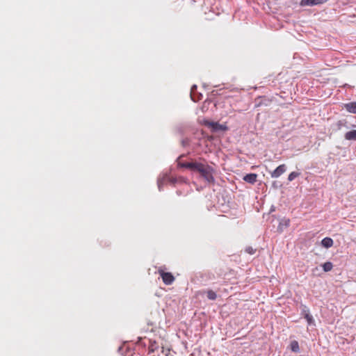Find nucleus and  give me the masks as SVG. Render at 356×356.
Returning a JSON list of instances; mask_svg holds the SVG:
<instances>
[{
  "instance_id": "obj_22",
  "label": "nucleus",
  "mask_w": 356,
  "mask_h": 356,
  "mask_svg": "<svg viewBox=\"0 0 356 356\" xmlns=\"http://www.w3.org/2000/svg\"><path fill=\"white\" fill-rule=\"evenodd\" d=\"M272 186L275 188L278 187L277 181H273Z\"/></svg>"
},
{
  "instance_id": "obj_6",
  "label": "nucleus",
  "mask_w": 356,
  "mask_h": 356,
  "mask_svg": "<svg viewBox=\"0 0 356 356\" xmlns=\"http://www.w3.org/2000/svg\"><path fill=\"white\" fill-rule=\"evenodd\" d=\"M197 163V161H190V162H179L178 165L181 168H188L192 171L194 170L195 166Z\"/></svg>"
},
{
  "instance_id": "obj_13",
  "label": "nucleus",
  "mask_w": 356,
  "mask_h": 356,
  "mask_svg": "<svg viewBox=\"0 0 356 356\" xmlns=\"http://www.w3.org/2000/svg\"><path fill=\"white\" fill-rule=\"evenodd\" d=\"M322 267L325 272H329L332 269L333 264L330 261H327L322 265Z\"/></svg>"
},
{
  "instance_id": "obj_19",
  "label": "nucleus",
  "mask_w": 356,
  "mask_h": 356,
  "mask_svg": "<svg viewBox=\"0 0 356 356\" xmlns=\"http://www.w3.org/2000/svg\"><path fill=\"white\" fill-rule=\"evenodd\" d=\"M307 314H310L309 308L305 305H301V314L305 316Z\"/></svg>"
},
{
  "instance_id": "obj_4",
  "label": "nucleus",
  "mask_w": 356,
  "mask_h": 356,
  "mask_svg": "<svg viewBox=\"0 0 356 356\" xmlns=\"http://www.w3.org/2000/svg\"><path fill=\"white\" fill-rule=\"evenodd\" d=\"M286 170V165L285 164L280 165L271 173L270 175L273 178H277L280 177Z\"/></svg>"
},
{
  "instance_id": "obj_12",
  "label": "nucleus",
  "mask_w": 356,
  "mask_h": 356,
  "mask_svg": "<svg viewBox=\"0 0 356 356\" xmlns=\"http://www.w3.org/2000/svg\"><path fill=\"white\" fill-rule=\"evenodd\" d=\"M289 224H290V220L289 218H283L280 222L278 229H282V228L284 227H287L289 226Z\"/></svg>"
},
{
  "instance_id": "obj_11",
  "label": "nucleus",
  "mask_w": 356,
  "mask_h": 356,
  "mask_svg": "<svg viewBox=\"0 0 356 356\" xmlns=\"http://www.w3.org/2000/svg\"><path fill=\"white\" fill-rule=\"evenodd\" d=\"M290 348H291V351L293 353H299L300 352L299 343L296 340L291 341Z\"/></svg>"
},
{
  "instance_id": "obj_16",
  "label": "nucleus",
  "mask_w": 356,
  "mask_h": 356,
  "mask_svg": "<svg viewBox=\"0 0 356 356\" xmlns=\"http://www.w3.org/2000/svg\"><path fill=\"white\" fill-rule=\"evenodd\" d=\"M211 126L215 130H224L226 129V127L218 124V122L211 123Z\"/></svg>"
},
{
  "instance_id": "obj_21",
  "label": "nucleus",
  "mask_w": 356,
  "mask_h": 356,
  "mask_svg": "<svg viewBox=\"0 0 356 356\" xmlns=\"http://www.w3.org/2000/svg\"><path fill=\"white\" fill-rule=\"evenodd\" d=\"M122 350H123V347L122 346H120L118 348V352L121 354H124V353L122 352Z\"/></svg>"
},
{
  "instance_id": "obj_8",
  "label": "nucleus",
  "mask_w": 356,
  "mask_h": 356,
  "mask_svg": "<svg viewBox=\"0 0 356 356\" xmlns=\"http://www.w3.org/2000/svg\"><path fill=\"white\" fill-rule=\"evenodd\" d=\"M257 174L250 173V174H247L244 177L243 179L249 184H254L257 181Z\"/></svg>"
},
{
  "instance_id": "obj_7",
  "label": "nucleus",
  "mask_w": 356,
  "mask_h": 356,
  "mask_svg": "<svg viewBox=\"0 0 356 356\" xmlns=\"http://www.w3.org/2000/svg\"><path fill=\"white\" fill-rule=\"evenodd\" d=\"M343 107L348 112L356 114V102L345 104Z\"/></svg>"
},
{
  "instance_id": "obj_1",
  "label": "nucleus",
  "mask_w": 356,
  "mask_h": 356,
  "mask_svg": "<svg viewBox=\"0 0 356 356\" xmlns=\"http://www.w3.org/2000/svg\"><path fill=\"white\" fill-rule=\"evenodd\" d=\"M213 168L207 164L197 162L193 172H199L208 183H213L214 177L213 176Z\"/></svg>"
},
{
  "instance_id": "obj_23",
  "label": "nucleus",
  "mask_w": 356,
  "mask_h": 356,
  "mask_svg": "<svg viewBox=\"0 0 356 356\" xmlns=\"http://www.w3.org/2000/svg\"><path fill=\"white\" fill-rule=\"evenodd\" d=\"M275 211V207L274 206H272L270 209V213L273 212Z\"/></svg>"
},
{
  "instance_id": "obj_5",
  "label": "nucleus",
  "mask_w": 356,
  "mask_h": 356,
  "mask_svg": "<svg viewBox=\"0 0 356 356\" xmlns=\"http://www.w3.org/2000/svg\"><path fill=\"white\" fill-rule=\"evenodd\" d=\"M191 97L193 102H198L202 97V95L197 92V86L193 85L191 88Z\"/></svg>"
},
{
  "instance_id": "obj_10",
  "label": "nucleus",
  "mask_w": 356,
  "mask_h": 356,
  "mask_svg": "<svg viewBox=\"0 0 356 356\" xmlns=\"http://www.w3.org/2000/svg\"><path fill=\"white\" fill-rule=\"evenodd\" d=\"M333 243V240L330 237H325L321 241V245L325 248H331Z\"/></svg>"
},
{
  "instance_id": "obj_17",
  "label": "nucleus",
  "mask_w": 356,
  "mask_h": 356,
  "mask_svg": "<svg viewBox=\"0 0 356 356\" xmlns=\"http://www.w3.org/2000/svg\"><path fill=\"white\" fill-rule=\"evenodd\" d=\"M300 175V173L298 172H291L288 176V180L289 181H291L294 180L296 177H298Z\"/></svg>"
},
{
  "instance_id": "obj_20",
  "label": "nucleus",
  "mask_w": 356,
  "mask_h": 356,
  "mask_svg": "<svg viewBox=\"0 0 356 356\" xmlns=\"http://www.w3.org/2000/svg\"><path fill=\"white\" fill-rule=\"evenodd\" d=\"M245 251L250 254H254L256 252V249H254L251 246H248L245 248Z\"/></svg>"
},
{
  "instance_id": "obj_18",
  "label": "nucleus",
  "mask_w": 356,
  "mask_h": 356,
  "mask_svg": "<svg viewBox=\"0 0 356 356\" xmlns=\"http://www.w3.org/2000/svg\"><path fill=\"white\" fill-rule=\"evenodd\" d=\"M304 318L307 320V323L309 325L314 324V320L313 318V316L310 314H307V315L305 316Z\"/></svg>"
},
{
  "instance_id": "obj_9",
  "label": "nucleus",
  "mask_w": 356,
  "mask_h": 356,
  "mask_svg": "<svg viewBox=\"0 0 356 356\" xmlns=\"http://www.w3.org/2000/svg\"><path fill=\"white\" fill-rule=\"evenodd\" d=\"M344 138L347 140H356V129L348 131L344 135Z\"/></svg>"
},
{
  "instance_id": "obj_15",
  "label": "nucleus",
  "mask_w": 356,
  "mask_h": 356,
  "mask_svg": "<svg viewBox=\"0 0 356 356\" xmlns=\"http://www.w3.org/2000/svg\"><path fill=\"white\" fill-rule=\"evenodd\" d=\"M207 297L211 300H215L217 298V295L213 291L209 290L207 291Z\"/></svg>"
},
{
  "instance_id": "obj_14",
  "label": "nucleus",
  "mask_w": 356,
  "mask_h": 356,
  "mask_svg": "<svg viewBox=\"0 0 356 356\" xmlns=\"http://www.w3.org/2000/svg\"><path fill=\"white\" fill-rule=\"evenodd\" d=\"M337 129H342L343 127H346V128H348V126L347 124V122L346 120H339L337 122Z\"/></svg>"
},
{
  "instance_id": "obj_3",
  "label": "nucleus",
  "mask_w": 356,
  "mask_h": 356,
  "mask_svg": "<svg viewBox=\"0 0 356 356\" xmlns=\"http://www.w3.org/2000/svg\"><path fill=\"white\" fill-rule=\"evenodd\" d=\"M159 273L163 279V282L166 285H170L174 282L175 277L171 273H165L163 270H159Z\"/></svg>"
},
{
  "instance_id": "obj_2",
  "label": "nucleus",
  "mask_w": 356,
  "mask_h": 356,
  "mask_svg": "<svg viewBox=\"0 0 356 356\" xmlns=\"http://www.w3.org/2000/svg\"><path fill=\"white\" fill-rule=\"evenodd\" d=\"M167 182L175 184L177 182V179L176 177H169L167 175L160 176L157 179V186L160 191L162 190V186Z\"/></svg>"
}]
</instances>
